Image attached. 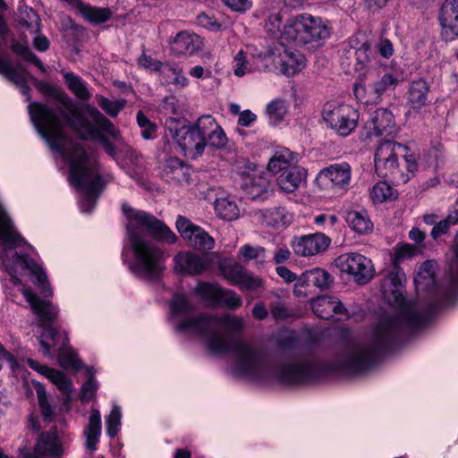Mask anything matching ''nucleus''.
Returning <instances> with one entry per match:
<instances>
[{"instance_id": "19", "label": "nucleus", "mask_w": 458, "mask_h": 458, "mask_svg": "<svg viewBox=\"0 0 458 458\" xmlns=\"http://www.w3.org/2000/svg\"><path fill=\"white\" fill-rule=\"evenodd\" d=\"M275 65L285 76H293L305 66V57L299 52L284 48L274 59Z\"/></svg>"}, {"instance_id": "29", "label": "nucleus", "mask_w": 458, "mask_h": 458, "mask_svg": "<svg viewBox=\"0 0 458 458\" xmlns=\"http://www.w3.org/2000/svg\"><path fill=\"white\" fill-rule=\"evenodd\" d=\"M333 282V276L322 268H314L305 271L298 278V285H313L319 289L328 288Z\"/></svg>"}, {"instance_id": "6", "label": "nucleus", "mask_w": 458, "mask_h": 458, "mask_svg": "<svg viewBox=\"0 0 458 458\" xmlns=\"http://www.w3.org/2000/svg\"><path fill=\"white\" fill-rule=\"evenodd\" d=\"M86 114H83L68 98L61 101L59 112L67 123L80 135L81 138L99 141L105 150L114 156V145L106 140V136L116 139L119 131L101 112L92 106H85Z\"/></svg>"}, {"instance_id": "44", "label": "nucleus", "mask_w": 458, "mask_h": 458, "mask_svg": "<svg viewBox=\"0 0 458 458\" xmlns=\"http://www.w3.org/2000/svg\"><path fill=\"white\" fill-rule=\"evenodd\" d=\"M242 305V297L234 291L221 287L218 296V306H223L229 310H237Z\"/></svg>"}, {"instance_id": "40", "label": "nucleus", "mask_w": 458, "mask_h": 458, "mask_svg": "<svg viewBox=\"0 0 458 458\" xmlns=\"http://www.w3.org/2000/svg\"><path fill=\"white\" fill-rule=\"evenodd\" d=\"M256 164L245 157H237L233 163V171L245 182L257 175Z\"/></svg>"}, {"instance_id": "13", "label": "nucleus", "mask_w": 458, "mask_h": 458, "mask_svg": "<svg viewBox=\"0 0 458 458\" xmlns=\"http://www.w3.org/2000/svg\"><path fill=\"white\" fill-rule=\"evenodd\" d=\"M175 225L181 236L192 248L202 250H209L214 248V239L203 228L194 225L188 218L179 216Z\"/></svg>"}, {"instance_id": "61", "label": "nucleus", "mask_w": 458, "mask_h": 458, "mask_svg": "<svg viewBox=\"0 0 458 458\" xmlns=\"http://www.w3.org/2000/svg\"><path fill=\"white\" fill-rule=\"evenodd\" d=\"M377 49L384 58H389L394 55V46L387 38H383L377 45Z\"/></svg>"}, {"instance_id": "47", "label": "nucleus", "mask_w": 458, "mask_h": 458, "mask_svg": "<svg viewBox=\"0 0 458 458\" xmlns=\"http://www.w3.org/2000/svg\"><path fill=\"white\" fill-rule=\"evenodd\" d=\"M414 282L417 289L422 288L424 285H428L434 283V263L430 260L425 261L420 267L418 276L415 277Z\"/></svg>"}, {"instance_id": "36", "label": "nucleus", "mask_w": 458, "mask_h": 458, "mask_svg": "<svg viewBox=\"0 0 458 458\" xmlns=\"http://www.w3.org/2000/svg\"><path fill=\"white\" fill-rule=\"evenodd\" d=\"M287 111L285 100L276 98L270 101L266 107V115L269 124L272 126L278 125L284 120Z\"/></svg>"}, {"instance_id": "63", "label": "nucleus", "mask_w": 458, "mask_h": 458, "mask_svg": "<svg viewBox=\"0 0 458 458\" xmlns=\"http://www.w3.org/2000/svg\"><path fill=\"white\" fill-rule=\"evenodd\" d=\"M182 68L176 64H162L160 69L161 73L165 78V81H170Z\"/></svg>"}, {"instance_id": "27", "label": "nucleus", "mask_w": 458, "mask_h": 458, "mask_svg": "<svg viewBox=\"0 0 458 458\" xmlns=\"http://www.w3.org/2000/svg\"><path fill=\"white\" fill-rule=\"evenodd\" d=\"M61 441L55 432L42 433L35 445L34 454L59 458L63 454Z\"/></svg>"}, {"instance_id": "59", "label": "nucleus", "mask_w": 458, "mask_h": 458, "mask_svg": "<svg viewBox=\"0 0 458 458\" xmlns=\"http://www.w3.org/2000/svg\"><path fill=\"white\" fill-rule=\"evenodd\" d=\"M139 64H140V66H141L150 72H157V71H160L163 64L161 62H159L158 60L154 59L151 56H148V55L143 54L139 58Z\"/></svg>"}, {"instance_id": "35", "label": "nucleus", "mask_w": 458, "mask_h": 458, "mask_svg": "<svg viewBox=\"0 0 458 458\" xmlns=\"http://www.w3.org/2000/svg\"><path fill=\"white\" fill-rule=\"evenodd\" d=\"M214 208L216 216L225 220H235L240 216L238 206L229 198L216 199L214 203Z\"/></svg>"}, {"instance_id": "56", "label": "nucleus", "mask_w": 458, "mask_h": 458, "mask_svg": "<svg viewBox=\"0 0 458 458\" xmlns=\"http://www.w3.org/2000/svg\"><path fill=\"white\" fill-rule=\"evenodd\" d=\"M417 251V248L411 244L398 246L394 252V264L397 265L402 259L412 257Z\"/></svg>"}, {"instance_id": "30", "label": "nucleus", "mask_w": 458, "mask_h": 458, "mask_svg": "<svg viewBox=\"0 0 458 458\" xmlns=\"http://www.w3.org/2000/svg\"><path fill=\"white\" fill-rule=\"evenodd\" d=\"M101 415L98 409H91L89 418V423L84 430L86 437V446L91 451L97 449V445L99 442L101 436Z\"/></svg>"}, {"instance_id": "21", "label": "nucleus", "mask_w": 458, "mask_h": 458, "mask_svg": "<svg viewBox=\"0 0 458 458\" xmlns=\"http://www.w3.org/2000/svg\"><path fill=\"white\" fill-rule=\"evenodd\" d=\"M255 216L261 225L276 229L285 227L293 221V215L282 207L259 210Z\"/></svg>"}, {"instance_id": "38", "label": "nucleus", "mask_w": 458, "mask_h": 458, "mask_svg": "<svg viewBox=\"0 0 458 458\" xmlns=\"http://www.w3.org/2000/svg\"><path fill=\"white\" fill-rule=\"evenodd\" d=\"M65 83L71 91L80 99L89 100L91 94L88 90L86 82L79 76L72 72H65L64 74Z\"/></svg>"}, {"instance_id": "58", "label": "nucleus", "mask_w": 458, "mask_h": 458, "mask_svg": "<svg viewBox=\"0 0 458 458\" xmlns=\"http://www.w3.org/2000/svg\"><path fill=\"white\" fill-rule=\"evenodd\" d=\"M270 310L276 320H284L290 316L285 305L281 301L272 302L270 304Z\"/></svg>"}, {"instance_id": "15", "label": "nucleus", "mask_w": 458, "mask_h": 458, "mask_svg": "<svg viewBox=\"0 0 458 458\" xmlns=\"http://www.w3.org/2000/svg\"><path fill=\"white\" fill-rule=\"evenodd\" d=\"M27 363L32 369L45 376L57 386V388L63 394L64 404L66 407V409L69 410L70 402L72 400V393L73 391V386L71 379H69L61 371L48 368L45 365H41L38 361L35 360L28 359Z\"/></svg>"}, {"instance_id": "2", "label": "nucleus", "mask_w": 458, "mask_h": 458, "mask_svg": "<svg viewBox=\"0 0 458 458\" xmlns=\"http://www.w3.org/2000/svg\"><path fill=\"white\" fill-rule=\"evenodd\" d=\"M394 285L393 299L387 295L386 284L384 294L389 302L392 301L400 306L396 317H385L368 334L347 342L341 352L328 364V370L333 373L352 375L369 369L376 359L388 349L397 339L404 327L414 328L426 321L411 303L404 301L400 290L402 276L391 274L387 278Z\"/></svg>"}, {"instance_id": "34", "label": "nucleus", "mask_w": 458, "mask_h": 458, "mask_svg": "<svg viewBox=\"0 0 458 458\" xmlns=\"http://www.w3.org/2000/svg\"><path fill=\"white\" fill-rule=\"evenodd\" d=\"M87 21L93 24H100L108 21L112 16L109 8H102L83 4L78 12Z\"/></svg>"}, {"instance_id": "43", "label": "nucleus", "mask_w": 458, "mask_h": 458, "mask_svg": "<svg viewBox=\"0 0 458 458\" xmlns=\"http://www.w3.org/2000/svg\"><path fill=\"white\" fill-rule=\"evenodd\" d=\"M11 48L16 55L34 64L42 72H46V67L42 62L31 52L26 44L13 40Z\"/></svg>"}, {"instance_id": "60", "label": "nucleus", "mask_w": 458, "mask_h": 458, "mask_svg": "<svg viewBox=\"0 0 458 458\" xmlns=\"http://www.w3.org/2000/svg\"><path fill=\"white\" fill-rule=\"evenodd\" d=\"M197 21L200 26L208 30L216 31L220 29L219 22L213 16H209L206 13L198 15Z\"/></svg>"}, {"instance_id": "42", "label": "nucleus", "mask_w": 458, "mask_h": 458, "mask_svg": "<svg viewBox=\"0 0 458 458\" xmlns=\"http://www.w3.org/2000/svg\"><path fill=\"white\" fill-rule=\"evenodd\" d=\"M97 103L109 116L115 117L125 107V99L111 100L104 96H96Z\"/></svg>"}, {"instance_id": "24", "label": "nucleus", "mask_w": 458, "mask_h": 458, "mask_svg": "<svg viewBox=\"0 0 458 458\" xmlns=\"http://www.w3.org/2000/svg\"><path fill=\"white\" fill-rule=\"evenodd\" d=\"M431 101L429 86L422 79L413 81L407 92V105L410 109L418 112Z\"/></svg>"}, {"instance_id": "50", "label": "nucleus", "mask_w": 458, "mask_h": 458, "mask_svg": "<svg viewBox=\"0 0 458 458\" xmlns=\"http://www.w3.org/2000/svg\"><path fill=\"white\" fill-rule=\"evenodd\" d=\"M220 269L223 276L233 285L236 284V282H238L245 270L240 264L236 262L224 264L221 266Z\"/></svg>"}, {"instance_id": "12", "label": "nucleus", "mask_w": 458, "mask_h": 458, "mask_svg": "<svg viewBox=\"0 0 458 458\" xmlns=\"http://www.w3.org/2000/svg\"><path fill=\"white\" fill-rule=\"evenodd\" d=\"M363 131L366 138L369 140L392 138L398 131L394 114L386 108L377 109L370 114Z\"/></svg>"}, {"instance_id": "31", "label": "nucleus", "mask_w": 458, "mask_h": 458, "mask_svg": "<svg viewBox=\"0 0 458 458\" xmlns=\"http://www.w3.org/2000/svg\"><path fill=\"white\" fill-rule=\"evenodd\" d=\"M243 191L251 199H264L268 196L270 184L267 180L256 175L242 184Z\"/></svg>"}, {"instance_id": "5", "label": "nucleus", "mask_w": 458, "mask_h": 458, "mask_svg": "<svg viewBox=\"0 0 458 458\" xmlns=\"http://www.w3.org/2000/svg\"><path fill=\"white\" fill-rule=\"evenodd\" d=\"M374 63L375 53L362 35L352 36L343 44L341 55L343 69L348 73L354 72L367 77V81H369L380 100L385 91L394 88L399 83V79L390 72L377 74L372 69Z\"/></svg>"}, {"instance_id": "11", "label": "nucleus", "mask_w": 458, "mask_h": 458, "mask_svg": "<svg viewBox=\"0 0 458 458\" xmlns=\"http://www.w3.org/2000/svg\"><path fill=\"white\" fill-rule=\"evenodd\" d=\"M335 266L344 273L352 276L359 284H367L374 276V267L369 259L357 252L340 255Z\"/></svg>"}, {"instance_id": "46", "label": "nucleus", "mask_w": 458, "mask_h": 458, "mask_svg": "<svg viewBox=\"0 0 458 458\" xmlns=\"http://www.w3.org/2000/svg\"><path fill=\"white\" fill-rule=\"evenodd\" d=\"M242 291H258L263 287L262 280L246 269L235 284Z\"/></svg>"}, {"instance_id": "33", "label": "nucleus", "mask_w": 458, "mask_h": 458, "mask_svg": "<svg viewBox=\"0 0 458 458\" xmlns=\"http://www.w3.org/2000/svg\"><path fill=\"white\" fill-rule=\"evenodd\" d=\"M221 286L217 284L199 282L194 289L195 294L210 307H217Z\"/></svg>"}, {"instance_id": "62", "label": "nucleus", "mask_w": 458, "mask_h": 458, "mask_svg": "<svg viewBox=\"0 0 458 458\" xmlns=\"http://www.w3.org/2000/svg\"><path fill=\"white\" fill-rule=\"evenodd\" d=\"M257 120V115L247 109L242 111L240 116L238 118V124L243 127H249L251 123H253Z\"/></svg>"}, {"instance_id": "54", "label": "nucleus", "mask_w": 458, "mask_h": 458, "mask_svg": "<svg viewBox=\"0 0 458 458\" xmlns=\"http://www.w3.org/2000/svg\"><path fill=\"white\" fill-rule=\"evenodd\" d=\"M209 145L217 149L226 147L228 139L221 126L217 127L207 137Z\"/></svg>"}, {"instance_id": "37", "label": "nucleus", "mask_w": 458, "mask_h": 458, "mask_svg": "<svg viewBox=\"0 0 458 458\" xmlns=\"http://www.w3.org/2000/svg\"><path fill=\"white\" fill-rule=\"evenodd\" d=\"M369 196L374 204H381L397 198L396 191L386 182H378L373 185Z\"/></svg>"}, {"instance_id": "28", "label": "nucleus", "mask_w": 458, "mask_h": 458, "mask_svg": "<svg viewBox=\"0 0 458 458\" xmlns=\"http://www.w3.org/2000/svg\"><path fill=\"white\" fill-rule=\"evenodd\" d=\"M306 177V169L301 165H297L296 167H292L291 169L281 173L276 178V182L282 191L292 193L305 182Z\"/></svg>"}, {"instance_id": "55", "label": "nucleus", "mask_w": 458, "mask_h": 458, "mask_svg": "<svg viewBox=\"0 0 458 458\" xmlns=\"http://www.w3.org/2000/svg\"><path fill=\"white\" fill-rule=\"evenodd\" d=\"M98 384L95 378L91 376L89 380L82 385L81 399L82 402L91 400L96 394Z\"/></svg>"}, {"instance_id": "1", "label": "nucleus", "mask_w": 458, "mask_h": 458, "mask_svg": "<svg viewBox=\"0 0 458 458\" xmlns=\"http://www.w3.org/2000/svg\"><path fill=\"white\" fill-rule=\"evenodd\" d=\"M169 310V321L177 333L200 336L212 354L233 352V372L241 377L259 382L275 378L286 385H300L314 380L318 375V366L310 359H293L274 368L260 347L234 340L233 336L241 335L245 327L242 316L207 313L194 316L195 305L184 293L173 296Z\"/></svg>"}, {"instance_id": "10", "label": "nucleus", "mask_w": 458, "mask_h": 458, "mask_svg": "<svg viewBox=\"0 0 458 458\" xmlns=\"http://www.w3.org/2000/svg\"><path fill=\"white\" fill-rule=\"evenodd\" d=\"M174 122V119H170L171 123ZM165 126L169 129L173 139L181 148L185 157L197 158L203 154L207 147L206 139L202 138L191 125H182L173 130L172 124H169V121H166Z\"/></svg>"}, {"instance_id": "41", "label": "nucleus", "mask_w": 458, "mask_h": 458, "mask_svg": "<svg viewBox=\"0 0 458 458\" xmlns=\"http://www.w3.org/2000/svg\"><path fill=\"white\" fill-rule=\"evenodd\" d=\"M33 385L37 393L38 403L41 413L46 420L51 421L54 418V411L48 401L47 390L44 385L39 382L33 381Z\"/></svg>"}, {"instance_id": "23", "label": "nucleus", "mask_w": 458, "mask_h": 458, "mask_svg": "<svg viewBox=\"0 0 458 458\" xmlns=\"http://www.w3.org/2000/svg\"><path fill=\"white\" fill-rule=\"evenodd\" d=\"M299 163L298 155L288 148H280L269 158L267 170L273 174H280L292 167H296Z\"/></svg>"}, {"instance_id": "18", "label": "nucleus", "mask_w": 458, "mask_h": 458, "mask_svg": "<svg viewBox=\"0 0 458 458\" xmlns=\"http://www.w3.org/2000/svg\"><path fill=\"white\" fill-rule=\"evenodd\" d=\"M161 177L175 186L190 184L191 168L177 157L166 159L160 171Z\"/></svg>"}, {"instance_id": "53", "label": "nucleus", "mask_w": 458, "mask_h": 458, "mask_svg": "<svg viewBox=\"0 0 458 458\" xmlns=\"http://www.w3.org/2000/svg\"><path fill=\"white\" fill-rule=\"evenodd\" d=\"M265 249L261 246H252L250 244H244L239 250V255L244 260L249 261L251 259H264Z\"/></svg>"}, {"instance_id": "17", "label": "nucleus", "mask_w": 458, "mask_h": 458, "mask_svg": "<svg viewBox=\"0 0 458 458\" xmlns=\"http://www.w3.org/2000/svg\"><path fill=\"white\" fill-rule=\"evenodd\" d=\"M438 21L445 40L458 38V0H445L439 9Z\"/></svg>"}, {"instance_id": "26", "label": "nucleus", "mask_w": 458, "mask_h": 458, "mask_svg": "<svg viewBox=\"0 0 458 458\" xmlns=\"http://www.w3.org/2000/svg\"><path fill=\"white\" fill-rule=\"evenodd\" d=\"M311 309L317 317L323 319L330 318L334 314H344L346 309L338 298L322 295L312 300Z\"/></svg>"}, {"instance_id": "9", "label": "nucleus", "mask_w": 458, "mask_h": 458, "mask_svg": "<svg viewBox=\"0 0 458 458\" xmlns=\"http://www.w3.org/2000/svg\"><path fill=\"white\" fill-rule=\"evenodd\" d=\"M322 118L335 133L341 137H347L357 127L360 115L351 105L328 102L323 107Z\"/></svg>"}, {"instance_id": "14", "label": "nucleus", "mask_w": 458, "mask_h": 458, "mask_svg": "<svg viewBox=\"0 0 458 458\" xmlns=\"http://www.w3.org/2000/svg\"><path fill=\"white\" fill-rule=\"evenodd\" d=\"M352 168L347 162L333 164L319 171L317 175L318 184L323 189L344 188L350 184Z\"/></svg>"}, {"instance_id": "4", "label": "nucleus", "mask_w": 458, "mask_h": 458, "mask_svg": "<svg viewBox=\"0 0 458 458\" xmlns=\"http://www.w3.org/2000/svg\"><path fill=\"white\" fill-rule=\"evenodd\" d=\"M127 218V236L134 259L128 261V248L124 247L122 257L130 271L136 276L152 279L159 276L164 269L165 256L161 249L144 238L148 232L156 240L173 244L177 241L175 233L153 215L123 205Z\"/></svg>"}, {"instance_id": "20", "label": "nucleus", "mask_w": 458, "mask_h": 458, "mask_svg": "<svg viewBox=\"0 0 458 458\" xmlns=\"http://www.w3.org/2000/svg\"><path fill=\"white\" fill-rule=\"evenodd\" d=\"M174 270L177 273L188 275H199L208 267V263L203 257L190 251L178 253L174 259Z\"/></svg>"}, {"instance_id": "52", "label": "nucleus", "mask_w": 458, "mask_h": 458, "mask_svg": "<svg viewBox=\"0 0 458 458\" xmlns=\"http://www.w3.org/2000/svg\"><path fill=\"white\" fill-rule=\"evenodd\" d=\"M281 27L282 16L279 13L271 14L265 24L267 32L269 33L273 38H278L280 35L281 40L285 41V39L282 38L283 30H281Z\"/></svg>"}, {"instance_id": "8", "label": "nucleus", "mask_w": 458, "mask_h": 458, "mask_svg": "<svg viewBox=\"0 0 458 458\" xmlns=\"http://www.w3.org/2000/svg\"><path fill=\"white\" fill-rule=\"evenodd\" d=\"M403 148V145L389 140L379 144L374 157L375 171L379 177L391 178L396 183L409 181V176L399 169L397 157Z\"/></svg>"}, {"instance_id": "48", "label": "nucleus", "mask_w": 458, "mask_h": 458, "mask_svg": "<svg viewBox=\"0 0 458 458\" xmlns=\"http://www.w3.org/2000/svg\"><path fill=\"white\" fill-rule=\"evenodd\" d=\"M233 73L237 77H242L243 75L253 72V68L250 63L245 52L242 50L239 51L233 58Z\"/></svg>"}, {"instance_id": "49", "label": "nucleus", "mask_w": 458, "mask_h": 458, "mask_svg": "<svg viewBox=\"0 0 458 458\" xmlns=\"http://www.w3.org/2000/svg\"><path fill=\"white\" fill-rule=\"evenodd\" d=\"M217 125L216 119L212 115L207 114L200 116L191 126L199 131L202 138L207 140V137L217 127Z\"/></svg>"}, {"instance_id": "51", "label": "nucleus", "mask_w": 458, "mask_h": 458, "mask_svg": "<svg viewBox=\"0 0 458 458\" xmlns=\"http://www.w3.org/2000/svg\"><path fill=\"white\" fill-rule=\"evenodd\" d=\"M137 123L141 129V136L143 139L149 140L154 137L157 126L144 114L142 111H139L137 114Z\"/></svg>"}, {"instance_id": "7", "label": "nucleus", "mask_w": 458, "mask_h": 458, "mask_svg": "<svg viewBox=\"0 0 458 458\" xmlns=\"http://www.w3.org/2000/svg\"><path fill=\"white\" fill-rule=\"evenodd\" d=\"M332 25L328 20L310 13L296 15L284 26L282 38L297 46L318 42L329 38Z\"/></svg>"}, {"instance_id": "45", "label": "nucleus", "mask_w": 458, "mask_h": 458, "mask_svg": "<svg viewBox=\"0 0 458 458\" xmlns=\"http://www.w3.org/2000/svg\"><path fill=\"white\" fill-rule=\"evenodd\" d=\"M122 411L118 405H113V408L106 418V433L113 438L114 437L121 428Z\"/></svg>"}, {"instance_id": "16", "label": "nucleus", "mask_w": 458, "mask_h": 458, "mask_svg": "<svg viewBox=\"0 0 458 458\" xmlns=\"http://www.w3.org/2000/svg\"><path fill=\"white\" fill-rule=\"evenodd\" d=\"M330 239L324 233H317L296 238L292 242L294 253L301 257L317 255L327 249Z\"/></svg>"}, {"instance_id": "3", "label": "nucleus", "mask_w": 458, "mask_h": 458, "mask_svg": "<svg viewBox=\"0 0 458 458\" xmlns=\"http://www.w3.org/2000/svg\"><path fill=\"white\" fill-rule=\"evenodd\" d=\"M30 120L47 146L69 165L68 179L81 191V212L90 213L103 188L95 158L87 155L80 143L71 140L64 131L57 112L52 106L38 102L29 106Z\"/></svg>"}, {"instance_id": "64", "label": "nucleus", "mask_w": 458, "mask_h": 458, "mask_svg": "<svg viewBox=\"0 0 458 458\" xmlns=\"http://www.w3.org/2000/svg\"><path fill=\"white\" fill-rule=\"evenodd\" d=\"M451 223L447 219V217L444 220L439 221L431 230V235L434 239H437L441 234H444L447 232Z\"/></svg>"}, {"instance_id": "32", "label": "nucleus", "mask_w": 458, "mask_h": 458, "mask_svg": "<svg viewBox=\"0 0 458 458\" xmlns=\"http://www.w3.org/2000/svg\"><path fill=\"white\" fill-rule=\"evenodd\" d=\"M345 220L348 225L358 233H369L373 229V225L365 211L351 210L347 212Z\"/></svg>"}, {"instance_id": "25", "label": "nucleus", "mask_w": 458, "mask_h": 458, "mask_svg": "<svg viewBox=\"0 0 458 458\" xmlns=\"http://www.w3.org/2000/svg\"><path fill=\"white\" fill-rule=\"evenodd\" d=\"M0 73L21 89L22 95L30 100L28 81L31 77L21 66L14 67L8 60L0 58Z\"/></svg>"}, {"instance_id": "39", "label": "nucleus", "mask_w": 458, "mask_h": 458, "mask_svg": "<svg viewBox=\"0 0 458 458\" xmlns=\"http://www.w3.org/2000/svg\"><path fill=\"white\" fill-rule=\"evenodd\" d=\"M353 93L357 100L365 105L376 104L379 101L367 77L364 81H360L354 85Z\"/></svg>"}, {"instance_id": "22", "label": "nucleus", "mask_w": 458, "mask_h": 458, "mask_svg": "<svg viewBox=\"0 0 458 458\" xmlns=\"http://www.w3.org/2000/svg\"><path fill=\"white\" fill-rule=\"evenodd\" d=\"M171 50L174 55H191L201 47L200 38L187 30L181 31L170 41Z\"/></svg>"}, {"instance_id": "57", "label": "nucleus", "mask_w": 458, "mask_h": 458, "mask_svg": "<svg viewBox=\"0 0 458 458\" xmlns=\"http://www.w3.org/2000/svg\"><path fill=\"white\" fill-rule=\"evenodd\" d=\"M233 12L244 13L252 6L251 0H222Z\"/></svg>"}]
</instances>
